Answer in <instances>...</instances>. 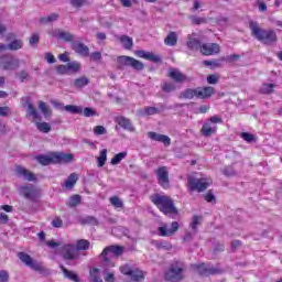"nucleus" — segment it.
Returning a JSON list of instances; mask_svg holds the SVG:
<instances>
[{
  "instance_id": "30",
  "label": "nucleus",
  "mask_w": 282,
  "mask_h": 282,
  "mask_svg": "<svg viewBox=\"0 0 282 282\" xmlns=\"http://www.w3.org/2000/svg\"><path fill=\"white\" fill-rule=\"evenodd\" d=\"M188 50L197 52V50H202V42L195 37H189L187 41Z\"/></svg>"
},
{
  "instance_id": "60",
  "label": "nucleus",
  "mask_w": 282,
  "mask_h": 282,
  "mask_svg": "<svg viewBox=\"0 0 282 282\" xmlns=\"http://www.w3.org/2000/svg\"><path fill=\"white\" fill-rule=\"evenodd\" d=\"M102 59V54L100 52H94L90 54V61H93L94 63H98V61Z\"/></svg>"
},
{
  "instance_id": "4",
  "label": "nucleus",
  "mask_w": 282,
  "mask_h": 282,
  "mask_svg": "<svg viewBox=\"0 0 282 282\" xmlns=\"http://www.w3.org/2000/svg\"><path fill=\"white\" fill-rule=\"evenodd\" d=\"M123 253H124V247L122 246L112 245V246L106 247L100 254L102 265H106L107 268H113V265H116V263L113 262V259H118V257H122Z\"/></svg>"
},
{
  "instance_id": "7",
  "label": "nucleus",
  "mask_w": 282,
  "mask_h": 282,
  "mask_svg": "<svg viewBox=\"0 0 282 282\" xmlns=\"http://www.w3.org/2000/svg\"><path fill=\"white\" fill-rule=\"evenodd\" d=\"M117 63L124 67H132L135 72H142L144 69V63L127 55H121L117 58Z\"/></svg>"
},
{
  "instance_id": "61",
  "label": "nucleus",
  "mask_w": 282,
  "mask_h": 282,
  "mask_svg": "<svg viewBox=\"0 0 282 282\" xmlns=\"http://www.w3.org/2000/svg\"><path fill=\"white\" fill-rule=\"evenodd\" d=\"M241 138L242 140H245L246 142H254V135L248 132H242L241 133Z\"/></svg>"
},
{
  "instance_id": "26",
  "label": "nucleus",
  "mask_w": 282,
  "mask_h": 282,
  "mask_svg": "<svg viewBox=\"0 0 282 282\" xmlns=\"http://www.w3.org/2000/svg\"><path fill=\"white\" fill-rule=\"evenodd\" d=\"M215 131H217V127H213L210 122L204 123L200 129V133L202 135H205V138H210V135L215 133Z\"/></svg>"
},
{
  "instance_id": "11",
  "label": "nucleus",
  "mask_w": 282,
  "mask_h": 282,
  "mask_svg": "<svg viewBox=\"0 0 282 282\" xmlns=\"http://www.w3.org/2000/svg\"><path fill=\"white\" fill-rule=\"evenodd\" d=\"M19 193L29 202H34L36 199V186L32 184H24L19 187Z\"/></svg>"
},
{
  "instance_id": "49",
  "label": "nucleus",
  "mask_w": 282,
  "mask_h": 282,
  "mask_svg": "<svg viewBox=\"0 0 282 282\" xmlns=\"http://www.w3.org/2000/svg\"><path fill=\"white\" fill-rule=\"evenodd\" d=\"M143 113H144V116H155V115L160 113V109H158L155 107H145L143 109Z\"/></svg>"
},
{
  "instance_id": "51",
  "label": "nucleus",
  "mask_w": 282,
  "mask_h": 282,
  "mask_svg": "<svg viewBox=\"0 0 282 282\" xmlns=\"http://www.w3.org/2000/svg\"><path fill=\"white\" fill-rule=\"evenodd\" d=\"M57 20H58V14L52 13L46 18H41L40 23H52V21H57Z\"/></svg>"
},
{
  "instance_id": "16",
  "label": "nucleus",
  "mask_w": 282,
  "mask_h": 282,
  "mask_svg": "<svg viewBox=\"0 0 282 282\" xmlns=\"http://www.w3.org/2000/svg\"><path fill=\"white\" fill-rule=\"evenodd\" d=\"M159 184L163 187L169 186V167L161 166L155 171Z\"/></svg>"
},
{
  "instance_id": "43",
  "label": "nucleus",
  "mask_w": 282,
  "mask_h": 282,
  "mask_svg": "<svg viewBox=\"0 0 282 282\" xmlns=\"http://www.w3.org/2000/svg\"><path fill=\"white\" fill-rule=\"evenodd\" d=\"M124 158H127V152H120L118 154H116L112 159H111V164L113 166H116L117 164H120V162H122V160H124Z\"/></svg>"
},
{
  "instance_id": "6",
  "label": "nucleus",
  "mask_w": 282,
  "mask_h": 282,
  "mask_svg": "<svg viewBox=\"0 0 282 282\" xmlns=\"http://www.w3.org/2000/svg\"><path fill=\"white\" fill-rule=\"evenodd\" d=\"M21 67V61L12 55V54H4L0 56V69L4 72H14V69H19Z\"/></svg>"
},
{
  "instance_id": "40",
  "label": "nucleus",
  "mask_w": 282,
  "mask_h": 282,
  "mask_svg": "<svg viewBox=\"0 0 282 282\" xmlns=\"http://www.w3.org/2000/svg\"><path fill=\"white\" fill-rule=\"evenodd\" d=\"M64 111L68 113H83V108L80 106L67 105L64 106Z\"/></svg>"
},
{
  "instance_id": "32",
  "label": "nucleus",
  "mask_w": 282,
  "mask_h": 282,
  "mask_svg": "<svg viewBox=\"0 0 282 282\" xmlns=\"http://www.w3.org/2000/svg\"><path fill=\"white\" fill-rule=\"evenodd\" d=\"M197 98V89H191L187 88L184 91H182L178 96V98H184L186 100H192V98Z\"/></svg>"
},
{
  "instance_id": "59",
  "label": "nucleus",
  "mask_w": 282,
  "mask_h": 282,
  "mask_svg": "<svg viewBox=\"0 0 282 282\" xmlns=\"http://www.w3.org/2000/svg\"><path fill=\"white\" fill-rule=\"evenodd\" d=\"M12 113V109L8 106L0 107V116L6 118V116H10Z\"/></svg>"
},
{
  "instance_id": "3",
  "label": "nucleus",
  "mask_w": 282,
  "mask_h": 282,
  "mask_svg": "<svg viewBox=\"0 0 282 282\" xmlns=\"http://www.w3.org/2000/svg\"><path fill=\"white\" fill-rule=\"evenodd\" d=\"M186 273V263L180 260L173 261L164 272L165 281L180 282L184 281Z\"/></svg>"
},
{
  "instance_id": "27",
  "label": "nucleus",
  "mask_w": 282,
  "mask_h": 282,
  "mask_svg": "<svg viewBox=\"0 0 282 282\" xmlns=\"http://www.w3.org/2000/svg\"><path fill=\"white\" fill-rule=\"evenodd\" d=\"M39 109L41 113H43L44 118H46V120L52 118V108H50L47 102L39 101Z\"/></svg>"
},
{
  "instance_id": "35",
  "label": "nucleus",
  "mask_w": 282,
  "mask_h": 282,
  "mask_svg": "<svg viewBox=\"0 0 282 282\" xmlns=\"http://www.w3.org/2000/svg\"><path fill=\"white\" fill-rule=\"evenodd\" d=\"M91 246V242L86 239L77 240V243L75 246L77 252H80V250H89V247Z\"/></svg>"
},
{
  "instance_id": "29",
  "label": "nucleus",
  "mask_w": 282,
  "mask_h": 282,
  "mask_svg": "<svg viewBox=\"0 0 282 282\" xmlns=\"http://www.w3.org/2000/svg\"><path fill=\"white\" fill-rule=\"evenodd\" d=\"M79 224L82 226H98V219L94 216H86L79 218Z\"/></svg>"
},
{
  "instance_id": "33",
  "label": "nucleus",
  "mask_w": 282,
  "mask_h": 282,
  "mask_svg": "<svg viewBox=\"0 0 282 282\" xmlns=\"http://www.w3.org/2000/svg\"><path fill=\"white\" fill-rule=\"evenodd\" d=\"M165 45H169L170 47H174V45H177V33L170 32L164 40Z\"/></svg>"
},
{
  "instance_id": "54",
  "label": "nucleus",
  "mask_w": 282,
  "mask_h": 282,
  "mask_svg": "<svg viewBox=\"0 0 282 282\" xmlns=\"http://www.w3.org/2000/svg\"><path fill=\"white\" fill-rule=\"evenodd\" d=\"M84 116L85 118H91L94 116H98V112L94 108H85Z\"/></svg>"
},
{
  "instance_id": "57",
  "label": "nucleus",
  "mask_w": 282,
  "mask_h": 282,
  "mask_svg": "<svg viewBox=\"0 0 282 282\" xmlns=\"http://www.w3.org/2000/svg\"><path fill=\"white\" fill-rule=\"evenodd\" d=\"M36 271L40 272V274H50V271L45 268V265H43V262H37Z\"/></svg>"
},
{
  "instance_id": "31",
  "label": "nucleus",
  "mask_w": 282,
  "mask_h": 282,
  "mask_svg": "<svg viewBox=\"0 0 282 282\" xmlns=\"http://www.w3.org/2000/svg\"><path fill=\"white\" fill-rule=\"evenodd\" d=\"M61 270L66 279H69L70 281H74V282L80 281V279H78V274H76L74 271H69L67 270V268L63 265H61Z\"/></svg>"
},
{
  "instance_id": "17",
  "label": "nucleus",
  "mask_w": 282,
  "mask_h": 282,
  "mask_svg": "<svg viewBox=\"0 0 282 282\" xmlns=\"http://www.w3.org/2000/svg\"><path fill=\"white\" fill-rule=\"evenodd\" d=\"M53 160L54 164H69L74 160V155L64 152H53Z\"/></svg>"
},
{
  "instance_id": "62",
  "label": "nucleus",
  "mask_w": 282,
  "mask_h": 282,
  "mask_svg": "<svg viewBox=\"0 0 282 282\" xmlns=\"http://www.w3.org/2000/svg\"><path fill=\"white\" fill-rule=\"evenodd\" d=\"M191 21H192V23H194V25H202V23H206V19L199 18V17H195V15H193L191 18Z\"/></svg>"
},
{
  "instance_id": "64",
  "label": "nucleus",
  "mask_w": 282,
  "mask_h": 282,
  "mask_svg": "<svg viewBox=\"0 0 282 282\" xmlns=\"http://www.w3.org/2000/svg\"><path fill=\"white\" fill-rule=\"evenodd\" d=\"M44 58H45L46 62H48L50 64L56 63V57H54V54H52V53H45V54H44Z\"/></svg>"
},
{
  "instance_id": "9",
  "label": "nucleus",
  "mask_w": 282,
  "mask_h": 282,
  "mask_svg": "<svg viewBox=\"0 0 282 282\" xmlns=\"http://www.w3.org/2000/svg\"><path fill=\"white\" fill-rule=\"evenodd\" d=\"M180 230V223L173 221L171 225L163 223L159 228L158 232L160 237H173L175 232Z\"/></svg>"
},
{
  "instance_id": "42",
  "label": "nucleus",
  "mask_w": 282,
  "mask_h": 282,
  "mask_svg": "<svg viewBox=\"0 0 282 282\" xmlns=\"http://www.w3.org/2000/svg\"><path fill=\"white\" fill-rule=\"evenodd\" d=\"M131 280L134 282L142 281L144 279V273L140 270H132L130 273Z\"/></svg>"
},
{
  "instance_id": "46",
  "label": "nucleus",
  "mask_w": 282,
  "mask_h": 282,
  "mask_svg": "<svg viewBox=\"0 0 282 282\" xmlns=\"http://www.w3.org/2000/svg\"><path fill=\"white\" fill-rule=\"evenodd\" d=\"M74 85H75V87H78V88L85 87V86L89 85V79H87V77L77 78V79H75Z\"/></svg>"
},
{
  "instance_id": "44",
  "label": "nucleus",
  "mask_w": 282,
  "mask_h": 282,
  "mask_svg": "<svg viewBox=\"0 0 282 282\" xmlns=\"http://www.w3.org/2000/svg\"><path fill=\"white\" fill-rule=\"evenodd\" d=\"M98 166L102 167L105 166V163L107 162V149H104L100 151L99 158L97 159Z\"/></svg>"
},
{
  "instance_id": "38",
  "label": "nucleus",
  "mask_w": 282,
  "mask_h": 282,
  "mask_svg": "<svg viewBox=\"0 0 282 282\" xmlns=\"http://www.w3.org/2000/svg\"><path fill=\"white\" fill-rule=\"evenodd\" d=\"M120 41L124 50H131L133 47V39H131L129 35H122Z\"/></svg>"
},
{
  "instance_id": "10",
  "label": "nucleus",
  "mask_w": 282,
  "mask_h": 282,
  "mask_svg": "<svg viewBox=\"0 0 282 282\" xmlns=\"http://www.w3.org/2000/svg\"><path fill=\"white\" fill-rule=\"evenodd\" d=\"M62 256L65 261H76L80 257V252L76 249V245H66L62 249Z\"/></svg>"
},
{
  "instance_id": "55",
  "label": "nucleus",
  "mask_w": 282,
  "mask_h": 282,
  "mask_svg": "<svg viewBox=\"0 0 282 282\" xmlns=\"http://www.w3.org/2000/svg\"><path fill=\"white\" fill-rule=\"evenodd\" d=\"M69 1L73 8H83V6H87V0H69Z\"/></svg>"
},
{
  "instance_id": "24",
  "label": "nucleus",
  "mask_w": 282,
  "mask_h": 282,
  "mask_svg": "<svg viewBox=\"0 0 282 282\" xmlns=\"http://www.w3.org/2000/svg\"><path fill=\"white\" fill-rule=\"evenodd\" d=\"M53 36L62 39V41H66L67 43H72V41H74V34L59 29L53 31Z\"/></svg>"
},
{
  "instance_id": "21",
  "label": "nucleus",
  "mask_w": 282,
  "mask_h": 282,
  "mask_svg": "<svg viewBox=\"0 0 282 282\" xmlns=\"http://www.w3.org/2000/svg\"><path fill=\"white\" fill-rule=\"evenodd\" d=\"M215 94V88L213 86L198 87L196 88V98H210Z\"/></svg>"
},
{
  "instance_id": "14",
  "label": "nucleus",
  "mask_w": 282,
  "mask_h": 282,
  "mask_svg": "<svg viewBox=\"0 0 282 282\" xmlns=\"http://www.w3.org/2000/svg\"><path fill=\"white\" fill-rule=\"evenodd\" d=\"M115 122L121 127V129H124V131H130L133 133L135 131V127H133V123L131 122V119L124 117V116H118L115 118Z\"/></svg>"
},
{
  "instance_id": "19",
  "label": "nucleus",
  "mask_w": 282,
  "mask_h": 282,
  "mask_svg": "<svg viewBox=\"0 0 282 282\" xmlns=\"http://www.w3.org/2000/svg\"><path fill=\"white\" fill-rule=\"evenodd\" d=\"M15 173L18 177H22L23 180H26V182H34V173L21 165L15 167Z\"/></svg>"
},
{
  "instance_id": "25",
  "label": "nucleus",
  "mask_w": 282,
  "mask_h": 282,
  "mask_svg": "<svg viewBox=\"0 0 282 282\" xmlns=\"http://www.w3.org/2000/svg\"><path fill=\"white\" fill-rule=\"evenodd\" d=\"M3 46L4 48H2V52H7V50H10L11 52H18V50H23V41L15 39L9 44H3Z\"/></svg>"
},
{
  "instance_id": "56",
  "label": "nucleus",
  "mask_w": 282,
  "mask_h": 282,
  "mask_svg": "<svg viewBox=\"0 0 282 282\" xmlns=\"http://www.w3.org/2000/svg\"><path fill=\"white\" fill-rule=\"evenodd\" d=\"M95 135H105L107 133V128L104 126H97L94 128Z\"/></svg>"
},
{
  "instance_id": "34",
  "label": "nucleus",
  "mask_w": 282,
  "mask_h": 282,
  "mask_svg": "<svg viewBox=\"0 0 282 282\" xmlns=\"http://www.w3.org/2000/svg\"><path fill=\"white\" fill-rule=\"evenodd\" d=\"M78 182V174L72 173L65 181L64 186L66 188H74L76 183Z\"/></svg>"
},
{
  "instance_id": "18",
  "label": "nucleus",
  "mask_w": 282,
  "mask_h": 282,
  "mask_svg": "<svg viewBox=\"0 0 282 282\" xmlns=\"http://www.w3.org/2000/svg\"><path fill=\"white\" fill-rule=\"evenodd\" d=\"M148 137L150 140H154L155 142H162L164 147H171V138H169V135L160 134L156 132H148Z\"/></svg>"
},
{
  "instance_id": "2",
  "label": "nucleus",
  "mask_w": 282,
  "mask_h": 282,
  "mask_svg": "<svg viewBox=\"0 0 282 282\" xmlns=\"http://www.w3.org/2000/svg\"><path fill=\"white\" fill-rule=\"evenodd\" d=\"M150 199L152 204H155L159 210L163 213V215H170V217L177 215V207H175V203H173V198H171V196L152 194Z\"/></svg>"
},
{
  "instance_id": "37",
  "label": "nucleus",
  "mask_w": 282,
  "mask_h": 282,
  "mask_svg": "<svg viewBox=\"0 0 282 282\" xmlns=\"http://www.w3.org/2000/svg\"><path fill=\"white\" fill-rule=\"evenodd\" d=\"M161 89L165 94H171V91H175V89H177V86H175V84L171 82H163L161 85Z\"/></svg>"
},
{
  "instance_id": "36",
  "label": "nucleus",
  "mask_w": 282,
  "mask_h": 282,
  "mask_svg": "<svg viewBox=\"0 0 282 282\" xmlns=\"http://www.w3.org/2000/svg\"><path fill=\"white\" fill-rule=\"evenodd\" d=\"M202 216H193L192 223H191V228L193 230V235H197V227L202 226Z\"/></svg>"
},
{
  "instance_id": "8",
  "label": "nucleus",
  "mask_w": 282,
  "mask_h": 282,
  "mask_svg": "<svg viewBox=\"0 0 282 282\" xmlns=\"http://www.w3.org/2000/svg\"><path fill=\"white\" fill-rule=\"evenodd\" d=\"M192 268L199 274V276H210L213 274L221 273L219 269L206 263L193 264Z\"/></svg>"
},
{
  "instance_id": "20",
  "label": "nucleus",
  "mask_w": 282,
  "mask_h": 282,
  "mask_svg": "<svg viewBox=\"0 0 282 282\" xmlns=\"http://www.w3.org/2000/svg\"><path fill=\"white\" fill-rule=\"evenodd\" d=\"M169 78H172L175 83H185L186 75H184L180 69L177 68H170L167 72Z\"/></svg>"
},
{
  "instance_id": "13",
  "label": "nucleus",
  "mask_w": 282,
  "mask_h": 282,
  "mask_svg": "<svg viewBox=\"0 0 282 282\" xmlns=\"http://www.w3.org/2000/svg\"><path fill=\"white\" fill-rule=\"evenodd\" d=\"M219 52H220V46L217 43H207L200 46V53L204 56H213L215 54H219Z\"/></svg>"
},
{
  "instance_id": "41",
  "label": "nucleus",
  "mask_w": 282,
  "mask_h": 282,
  "mask_svg": "<svg viewBox=\"0 0 282 282\" xmlns=\"http://www.w3.org/2000/svg\"><path fill=\"white\" fill-rule=\"evenodd\" d=\"M68 64V74H78L80 72V63L69 62Z\"/></svg>"
},
{
  "instance_id": "52",
  "label": "nucleus",
  "mask_w": 282,
  "mask_h": 282,
  "mask_svg": "<svg viewBox=\"0 0 282 282\" xmlns=\"http://www.w3.org/2000/svg\"><path fill=\"white\" fill-rule=\"evenodd\" d=\"M68 67H69L68 64H66V65H57L55 67V69H56L57 74L65 75V74H69Z\"/></svg>"
},
{
  "instance_id": "53",
  "label": "nucleus",
  "mask_w": 282,
  "mask_h": 282,
  "mask_svg": "<svg viewBox=\"0 0 282 282\" xmlns=\"http://www.w3.org/2000/svg\"><path fill=\"white\" fill-rule=\"evenodd\" d=\"M219 74H213V75H208L207 76V83L209 85H217V83H219Z\"/></svg>"
},
{
  "instance_id": "45",
  "label": "nucleus",
  "mask_w": 282,
  "mask_h": 282,
  "mask_svg": "<svg viewBox=\"0 0 282 282\" xmlns=\"http://www.w3.org/2000/svg\"><path fill=\"white\" fill-rule=\"evenodd\" d=\"M89 274H90V281L91 282H96V281H100L101 280L100 279V269H98V268L91 269Z\"/></svg>"
},
{
  "instance_id": "22",
  "label": "nucleus",
  "mask_w": 282,
  "mask_h": 282,
  "mask_svg": "<svg viewBox=\"0 0 282 282\" xmlns=\"http://www.w3.org/2000/svg\"><path fill=\"white\" fill-rule=\"evenodd\" d=\"M72 50H74L76 54H79V56H89V47L80 42H73Z\"/></svg>"
},
{
  "instance_id": "12",
  "label": "nucleus",
  "mask_w": 282,
  "mask_h": 282,
  "mask_svg": "<svg viewBox=\"0 0 282 282\" xmlns=\"http://www.w3.org/2000/svg\"><path fill=\"white\" fill-rule=\"evenodd\" d=\"M23 108L26 109V117L31 122H36V109L32 105L30 97H24L21 99Z\"/></svg>"
},
{
  "instance_id": "58",
  "label": "nucleus",
  "mask_w": 282,
  "mask_h": 282,
  "mask_svg": "<svg viewBox=\"0 0 282 282\" xmlns=\"http://www.w3.org/2000/svg\"><path fill=\"white\" fill-rule=\"evenodd\" d=\"M132 271L133 270H131V267L129 264L120 267L121 274H124L126 276H130Z\"/></svg>"
},
{
  "instance_id": "47",
  "label": "nucleus",
  "mask_w": 282,
  "mask_h": 282,
  "mask_svg": "<svg viewBox=\"0 0 282 282\" xmlns=\"http://www.w3.org/2000/svg\"><path fill=\"white\" fill-rule=\"evenodd\" d=\"M110 204L115 206V208H122L124 206V204L118 196L110 197Z\"/></svg>"
},
{
  "instance_id": "23",
  "label": "nucleus",
  "mask_w": 282,
  "mask_h": 282,
  "mask_svg": "<svg viewBox=\"0 0 282 282\" xmlns=\"http://www.w3.org/2000/svg\"><path fill=\"white\" fill-rule=\"evenodd\" d=\"M36 161L42 166H50V164H54V152H50L48 154H40L36 156Z\"/></svg>"
},
{
  "instance_id": "5",
  "label": "nucleus",
  "mask_w": 282,
  "mask_h": 282,
  "mask_svg": "<svg viewBox=\"0 0 282 282\" xmlns=\"http://www.w3.org/2000/svg\"><path fill=\"white\" fill-rule=\"evenodd\" d=\"M213 184V180L206 177H197L195 175L187 176V189L189 193H204L208 186Z\"/></svg>"
},
{
  "instance_id": "28",
  "label": "nucleus",
  "mask_w": 282,
  "mask_h": 282,
  "mask_svg": "<svg viewBox=\"0 0 282 282\" xmlns=\"http://www.w3.org/2000/svg\"><path fill=\"white\" fill-rule=\"evenodd\" d=\"M18 258L24 265H28L29 268H34V260H32V257L25 252H19Z\"/></svg>"
},
{
  "instance_id": "63",
  "label": "nucleus",
  "mask_w": 282,
  "mask_h": 282,
  "mask_svg": "<svg viewBox=\"0 0 282 282\" xmlns=\"http://www.w3.org/2000/svg\"><path fill=\"white\" fill-rule=\"evenodd\" d=\"M10 281V273L6 270L0 271V282H8Z\"/></svg>"
},
{
  "instance_id": "15",
  "label": "nucleus",
  "mask_w": 282,
  "mask_h": 282,
  "mask_svg": "<svg viewBox=\"0 0 282 282\" xmlns=\"http://www.w3.org/2000/svg\"><path fill=\"white\" fill-rule=\"evenodd\" d=\"M134 54L139 58H144L145 61H151L152 63H162V57H160V55H155L144 50L134 51Z\"/></svg>"
},
{
  "instance_id": "1",
  "label": "nucleus",
  "mask_w": 282,
  "mask_h": 282,
  "mask_svg": "<svg viewBox=\"0 0 282 282\" xmlns=\"http://www.w3.org/2000/svg\"><path fill=\"white\" fill-rule=\"evenodd\" d=\"M249 29L251 30L252 36L263 43V45H274L279 41L276 32L272 29L265 30L259 26L258 22L251 21L249 23Z\"/></svg>"
},
{
  "instance_id": "48",
  "label": "nucleus",
  "mask_w": 282,
  "mask_h": 282,
  "mask_svg": "<svg viewBox=\"0 0 282 282\" xmlns=\"http://www.w3.org/2000/svg\"><path fill=\"white\" fill-rule=\"evenodd\" d=\"M80 204V195H73L68 202L70 208H76Z\"/></svg>"
},
{
  "instance_id": "39",
  "label": "nucleus",
  "mask_w": 282,
  "mask_h": 282,
  "mask_svg": "<svg viewBox=\"0 0 282 282\" xmlns=\"http://www.w3.org/2000/svg\"><path fill=\"white\" fill-rule=\"evenodd\" d=\"M36 129L41 131V133H50L52 131V124L50 122H37Z\"/></svg>"
},
{
  "instance_id": "50",
  "label": "nucleus",
  "mask_w": 282,
  "mask_h": 282,
  "mask_svg": "<svg viewBox=\"0 0 282 282\" xmlns=\"http://www.w3.org/2000/svg\"><path fill=\"white\" fill-rule=\"evenodd\" d=\"M274 84H263L260 88L261 94H272Z\"/></svg>"
}]
</instances>
